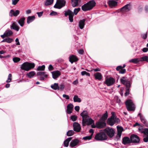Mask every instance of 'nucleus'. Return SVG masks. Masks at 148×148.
Segmentation results:
<instances>
[{
  "mask_svg": "<svg viewBox=\"0 0 148 148\" xmlns=\"http://www.w3.org/2000/svg\"><path fill=\"white\" fill-rule=\"evenodd\" d=\"M25 18L24 17L21 18L18 21V23L22 27L23 26L25 23Z\"/></svg>",
  "mask_w": 148,
  "mask_h": 148,
  "instance_id": "nucleus-32",
  "label": "nucleus"
},
{
  "mask_svg": "<svg viewBox=\"0 0 148 148\" xmlns=\"http://www.w3.org/2000/svg\"><path fill=\"white\" fill-rule=\"evenodd\" d=\"M54 0H46L45 3V6H48L50 5L53 3Z\"/></svg>",
  "mask_w": 148,
  "mask_h": 148,
  "instance_id": "nucleus-38",
  "label": "nucleus"
},
{
  "mask_svg": "<svg viewBox=\"0 0 148 148\" xmlns=\"http://www.w3.org/2000/svg\"><path fill=\"white\" fill-rule=\"evenodd\" d=\"M74 132L73 130H69L67 132L66 135L68 136H71L73 135Z\"/></svg>",
  "mask_w": 148,
  "mask_h": 148,
  "instance_id": "nucleus-41",
  "label": "nucleus"
},
{
  "mask_svg": "<svg viewBox=\"0 0 148 148\" xmlns=\"http://www.w3.org/2000/svg\"><path fill=\"white\" fill-rule=\"evenodd\" d=\"M144 129L143 130V128L142 126H141L140 127L138 128L139 132L143 133L144 132Z\"/></svg>",
  "mask_w": 148,
  "mask_h": 148,
  "instance_id": "nucleus-59",
  "label": "nucleus"
},
{
  "mask_svg": "<svg viewBox=\"0 0 148 148\" xmlns=\"http://www.w3.org/2000/svg\"><path fill=\"white\" fill-rule=\"evenodd\" d=\"M115 82V79L113 78L110 77L106 78L104 83L106 84L108 86H110L113 85Z\"/></svg>",
  "mask_w": 148,
  "mask_h": 148,
  "instance_id": "nucleus-8",
  "label": "nucleus"
},
{
  "mask_svg": "<svg viewBox=\"0 0 148 148\" xmlns=\"http://www.w3.org/2000/svg\"><path fill=\"white\" fill-rule=\"evenodd\" d=\"M63 97L64 98H66V99H69V95L66 94H63Z\"/></svg>",
  "mask_w": 148,
  "mask_h": 148,
  "instance_id": "nucleus-62",
  "label": "nucleus"
},
{
  "mask_svg": "<svg viewBox=\"0 0 148 148\" xmlns=\"http://www.w3.org/2000/svg\"><path fill=\"white\" fill-rule=\"evenodd\" d=\"M114 120L115 123H118L120 121V119L119 118H116L115 116V113H114Z\"/></svg>",
  "mask_w": 148,
  "mask_h": 148,
  "instance_id": "nucleus-52",
  "label": "nucleus"
},
{
  "mask_svg": "<svg viewBox=\"0 0 148 148\" xmlns=\"http://www.w3.org/2000/svg\"><path fill=\"white\" fill-rule=\"evenodd\" d=\"M81 75L83 76L84 75H86V76H90V74L89 73L87 72L86 71H83L81 72Z\"/></svg>",
  "mask_w": 148,
  "mask_h": 148,
  "instance_id": "nucleus-48",
  "label": "nucleus"
},
{
  "mask_svg": "<svg viewBox=\"0 0 148 148\" xmlns=\"http://www.w3.org/2000/svg\"><path fill=\"white\" fill-rule=\"evenodd\" d=\"M94 121L91 118H89V117H88L84 121V122H82V125L83 126H85L86 124L87 125H89L94 124Z\"/></svg>",
  "mask_w": 148,
  "mask_h": 148,
  "instance_id": "nucleus-13",
  "label": "nucleus"
},
{
  "mask_svg": "<svg viewBox=\"0 0 148 148\" xmlns=\"http://www.w3.org/2000/svg\"><path fill=\"white\" fill-rule=\"evenodd\" d=\"M77 116L76 115H72L71 116V119L73 121H76L77 120Z\"/></svg>",
  "mask_w": 148,
  "mask_h": 148,
  "instance_id": "nucleus-46",
  "label": "nucleus"
},
{
  "mask_svg": "<svg viewBox=\"0 0 148 148\" xmlns=\"http://www.w3.org/2000/svg\"><path fill=\"white\" fill-rule=\"evenodd\" d=\"M80 8H75L74 9L73 12V15L75 14V15H77L78 13L80 11Z\"/></svg>",
  "mask_w": 148,
  "mask_h": 148,
  "instance_id": "nucleus-42",
  "label": "nucleus"
},
{
  "mask_svg": "<svg viewBox=\"0 0 148 148\" xmlns=\"http://www.w3.org/2000/svg\"><path fill=\"white\" fill-rule=\"evenodd\" d=\"M72 6L73 7L77 6L78 5V3L80 1V0H71Z\"/></svg>",
  "mask_w": 148,
  "mask_h": 148,
  "instance_id": "nucleus-29",
  "label": "nucleus"
},
{
  "mask_svg": "<svg viewBox=\"0 0 148 148\" xmlns=\"http://www.w3.org/2000/svg\"><path fill=\"white\" fill-rule=\"evenodd\" d=\"M96 5L94 0H91L84 4L82 6V9L84 11H89L92 9Z\"/></svg>",
  "mask_w": 148,
  "mask_h": 148,
  "instance_id": "nucleus-2",
  "label": "nucleus"
},
{
  "mask_svg": "<svg viewBox=\"0 0 148 148\" xmlns=\"http://www.w3.org/2000/svg\"><path fill=\"white\" fill-rule=\"evenodd\" d=\"M65 3L66 1L64 0H57L56 4L54 6V8L60 9L65 5Z\"/></svg>",
  "mask_w": 148,
  "mask_h": 148,
  "instance_id": "nucleus-7",
  "label": "nucleus"
},
{
  "mask_svg": "<svg viewBox=\"0 0 148 148\" xmlns=\"http://www.w3.org/2000/svg\"><path fill=\"white\" fill-rule=\"evenodd\" d=\"M108 117V113L107 111H106V112L103 114L102 117L99 119L100 120L105 121L107 120Z\"/></svg>",
  "mask_w": 148,
  "mask_h": 148,
  "instance_id": "nucleus-28",
  "label": "nucleus"
},
{
  "mask_svg": "<svg viewBox=\"0 0 148 148\" xmlns=\"http://www.w3.org/2000/svg\"><path fill=\"white\" fill-rule=\"evenodd\" d=\"M86 21L85 19H83L82 20H80L79 21V26L80 29H83L85 25V22Z\"/></svg>",
  "mask_w": 148,
  "mask_h": 148,
  "instance_id": "nucleus-30",
  "label": "nucleus"
},
{
  "mask_svg": "<svg viewBox=\"0 0 148 148\" xmlns=\"http://www.w3.org/2000/svg\"><path fill=\"white\" fill-rule=\"evenodd\" d=\"M36 75V73L34 71H32L26 74L29 78H32Z\"/></svg>",
  "mask_w": 148,
  "mask_h": 148,
  "instance_id": "nucleus-35",
  "label": "nucleus"
},
{
  "mask_svg": "<svg viewBox=\"0 0 148 148\" xmlns=\"http://www.w3.org/2000/svg\"><path fill=\"white\" fill-rule=\"evenodd\" d=\"M117 132L119 133H122V132L123 131V129L122 127H117Z\"/></svg>",
  "mask_w": 148,
  "mask_h": 148,
  "instance_id": "nucleus-43",
  "label": "nucleus"
},
{
  "mask_svg": "<svg viewBox=\"0 0 148 148\" xmlns=\"http://www.w3.org/2000/svg\"><path fill=\"white\" fill-rule=\"evenodd\" d=\"M126 71V69H123L122 68L121 70L119 71V73L121 74H124Z\"/></svg>",
  "mask_w": 148,
  "mask_h": 148,
  "instance_id": "nucleus-53",
  "label": "nucleus"
},
{
  "mask_svg": "<svg viewBox=\"0 0 148 148\" xmlns=\"http://www.w3.org/2000/svg\"><path fill=\"white\" fill-rule=\"evenodd\" d=\"M143 140L145 142H147L148 141V136L144 138H143Z\"/></svg>",
  "mask_w": 148,
  "mask_h": 148,
  "instance_id": "nucleus-64",
  "label": "nucleus"
},
{
  "mask_svg": "<svg viewBox=\"0 0 148 148\" xmlns=\"http://www.w3.org/2000/svg\"><path fill=\"white\" fill-rule=\"evenodd\" d=\"M95 78L96 79L100 80L102 79V75L99 72H97L94 74Z\"/></svg>",
  "mask_w": 148,
  "mask_h": 148,
  "instance_id": "nucleus-27",
  "label": "nucleus"
},
{
  "mask_svg": "<svg viewBox=\"0 0 148 148\" xmlns=\"http://www.w3.org/2000/svg\"><path fill=\"white\" fill-rule=\"evenodd\" d=\"M140 61V58L139 59L138 58H136L132 59L130 60L129 61V62H132L134 64H137Z\"/></svg>",
  "mask_w": 148,
  "mask_h": 148,
  "instance_id": "nucleus-36",
  "label": "nucleus"
},
{
  "mask_svg": "<svg viewBox=\"0 0 148 148\" xmlns=\"http://www.w3.org/2000/svg\"><path fill=\"white\" fill-rule=\"evenodd\" d=\"M108 138L107 135L104 132L97 133L95 135V139L98 140H106Z\"/></svg>",
  "mask_w": 148,
  "mask_h": 148,
  "instance_id": "nucleus-5",
  "label": "nucleus"
},
{
  "mask_svg": "<svg viewBox=\"0 0 148 148\" xmlns=\"http://www.w3.org/2000/svg\"><path fill=\"white\" fill-rule=\"evenodd\" d=\"M35 18V17L34 16H29L27 18V23L29 24L30 23L34 21Z\"/></svg>",
  "mask_w": 148,
  "mask_h": 148,
  "instance_id": "nucleus-31",
  "label": "nucleus"
},
{
  "mask_svg": "<svg viewBox=\"0 0 148 148\" xmlns=\"http://www.w3.org/2000/svg\"><path fill=\"white\" fill-rule=\"evenodd\" d=\"M127 77H122L120 79V81L122 84L125 85V92L124 95L127 96L129 94V89L131 86L130 82V81L126 79Z\"/></svg>",
  "mask_w": 148,
  "mask_h": 148,
  "instance_id": "nucleus-1",
  "label": "nucleus"
},
{
  "mask_svg": "<svg viewBox=\"0 0 148 148\" xmlns=\"http://www.w3.org/2000/svg\"><path fill=\"white\" fill-rule=\"evenodd\" d=\"M64 15L66 16H69V19L70 22H72L73 21V17L74 16L73 12L70 10H68L66 11H65L64 13Z\"/></svg>",
  "mask_w": 148,
  "mask_h": 148,
  "instance_id": "nucleus-10",
  "label": "nucleus"
},
{
  "mask_svg": "<svg viewBox=\"0 0 148 148\" xmlns=\"http://www.w3.org/2000/svg\"><path fill=\"white\" fill-rule=\"evenodd\" d=\"M125 104L128 111H134L135 110V106L132 100H127L125 102Z\"/></svg>",
  "mask_w": 148,
  "mask_h": 148,
  "instance_id": "nucleus-4",
  "label": "nucleus"
},
{
  "mask_svg": "<svg viewBox=\"0 0 148 148\" xmlns=\"http://www.w3.org/2000/svg\"><path fill=\"white\" fill-rule=\"evenodd\" d=\"M69 61L73 63V62H76L78 60V58L77 57L74 55H72L69 57Z\"/></svg>",
  "mask_w": 148,
  "mask_h": 148,
  "instance_id": "nucleus-22",
  "label": "nucleus"
},
{
  "mask_svg": "<svg viewBox=\"0 0 148 148\" xmlns=\"http://www.w3.org/2000/svg\"><path fill=\"white\" fill-rule=\"evenodd\" d=\"M43 12L42 11L40 12H37V14H38L39 17H40L42 16Z\"/></svg>",
  "mask_w": 148,
  "mask_h": 148,
  "instance_id": "nucleus-61",
  "label": "nucleus"
},
{
  "mask_svg": "<svg viewBox=\"0 0 148 148\" xmlns=\"http://www.w3.org/2000/svg\"><path fill=\"white\" fill-rule=\"evenodd\" d=\"M12 74H10L8 75V79L7 80L6 82L7 83H9L11 82V80H12Z\"/></svg>",
  "mask_w": 148,
  "mask_h": 148,
  "instance_id": "nucleus-49",
  "label": "nucleus"
},
{
  "mask_svg": "<svg viewBox=\"0 0 148 148\" xmlns=\"http://www.w3.org/2000/svg\"><path fill=\"white\" fill-rule=\"evenodd\" d=\"M35 66L34 63H30L27 62L24 63L21 67V68L23 70L29 71L31 69H33Z\"/></svg>",
  "mask_w": 148,
  "mask_h": 148,
  "instance_id": "nucleus-3",
  "label": "nucleus"
},
{
  "mask_svg": "<svg viewBox=\"0 0 148 148\" xmlns=\"http://www.w3.org/2000/svg\"><path fill=\"white\" fill-rule=\"evenodd\" d=\"M138 116H139L140 120L142 122L145 124L146 127H148V123L145 119L144 117L140 113L138 114Z\"/></svg>",
  "mask_w": 148,
  "mask_h": 148,
  "instance_id": "nucleus-17",
  "label": "nucleus"
},
{
  "mask_svg": "<svg viewBox=\"0 0 148 148\" xmlns=\"http://www.w3.org/2000/svg\"><path fill=\"white\" fill-rule=\"evenodd\" d=\"M143 133L145 135H147V136H148V129L145 128L144 129V132Z\"/></svg>",
  "mask_w": 148,
  "mask_h": 148,
  "instance_id": "nucleus-54",
  "label": "nucleus"
},
{
  "mask_svg": "<svg viewBox=\"0 0 148 148\" xmlns=\"http://www.w3.org/2000/svg\"><path fill=\"white\" fill-rule=\"evenodd\" d=\"M6 38V42L8 43H11L13 41V39L12 38L9 37H7Z\"/></svg>",
  "mask_w": 148,
  "mask_h": 148,
  "instance_id": "nucleus-47",
  "label": "nucleus"
},
{
  "mask_svg": "<svg viewBox=\"0 0 148 148\" xmlns=\"http://www.w3.org/2000/svg\"><path fill=\"white\" fill-rule=\"evenodd\" d=\"M97 125V128L99 129H101L105 127L106 124L105 121H102L99 120V121L96 123Z\"/></svg>",
  "mask_w": 148,
  "mask_h": 148,
  "instance_id": "nucleus-12",
  "label": "nucleus"
},
{
  "mask_svg": "<svg viewBox=\"0 0 148 148\" xmlns=\"http://www.w3.org/2000/svg\"><path fill=\"white\" fill-rule=\"evenodd\" d=\"M115 99H116V102L117 103H119V105H121V101L120 99L118 97H116Z\"/></svg>",
  "mask_w": 148,
  "mask_h": 148,
  "instance_id": "nucleus-55",
  "label": "nucleus"
},
{
  "mask_svg": "<svg viewBox=\"0 0 148 148\" xmlns=\"http://www.w3.org/2000/svg\"><path fill=\"white\" fill-rule=\"evenodd\" d=\"M13 60L14 62H17L20 60V58L18 57H15L13 58Z\"/></svg>",
  "mask_w": 148,
  "mask_h": 148,
  "instance_id": "nucleus-50",
  "label": "nucleus"
},
{
  "mask_svg": "<svg viewBox=\"0 0 148 148\" xmlns=\"http://www.w3.org/2000/svg\"><path fill=\"white\" fill-rule=\"evenodd\" d=\"M79 140L77 139L73 140L70 143V145L71 147H73L77 145L79 143Z\"/></svg>",
  "mask_w": 148,
  "mask_h": 148,
  "instance_id": "nucleus-25",
  "label": "nucleus"
},
{
  "mask_svg": "<svg viewBox=\"0 0 148 148\" xmlns=\"http://www.w3.org/2000/svg\"><path fill=\"white\" fill-rule=\"evenodd\" d=\"M52 77L54 79L57 78L61 75L60 72L59 71H56L52 72Z\"/></svg>",
  "mask_w": 148,
  "mask_h": 148,
  "instance_id": "nucleus-21",
  "label": "nucleus"
},
{
  "mask_svg": "<svg viewBox=\"0 0 148 148\" xmlns=\"http://www.w3.org/2000/svg\"><path fill=\"white\" fill-rule=\"evenodd\" d=\"M59 90H62L64 88V86L63 84H61L59 86Z\"/></svg>",
  "mask_w": 148,
  "mask_h": 148,
  "instance_id": "nucleus-56",
  "label": "nucleus"
},
{
  "mask_svg": "<svg viewBox=\"0 0 148 148\" xmlns=\"http://www.w3.org/2000/svg\"><path fill=\"white\" fill-rule=\"evenodd\" d=\"M103 131L110 138H112L115 133L114 129L110 127H106L104 129Z\"/></svg>",
  "mask_w": 148,
  "mask_h": 148,
  "instance_id": "nucleus-6",
  "label": "nucleus"
},
{
  "mask_svg": "<svg viewBox=\"0 0 148 148\" xmlns=\"http://www.w3.org/2000/svg\"><path fill=\"white\" fill-rule=\"evenodd\" d=\"M72 138L69 137L66 139L64 142V145L65 147H67L69 146V142L71 140Z\"/></svg>",
  "mask_w": 148,
  "mask_h": 148,
  "instance_id": "nucleus-34",
  "label": "nucleus"
},
{
  "mask_svg": "<svg viewBox=\"0 0 148 148\" xmlns=\"http://www.w3.org/2000/svg\"><path fill=\"white\" fill-rule=\"evenodd\" d=\"M140 61H146L148 62V56H145L140 58Z\"/></svg>",
  "mask_w": 148,
  "mask_h": 148,
  "instance_id": "nucleus-40",
  "label": "nucleus"
},
{
  "mask_svg": "<svg viewBox=\"0 0 148 148\" xmlns=\"http://www.w3.org/2000/svg\"><path fill=\"white\" fill-rule=\"evenodd\" d=\"M20 11L18 10H16L15 11L13 10L12 9L10 10L9 13L10 16H16L19 14Z\"/></svg>",
  "mask_w": 148,
  "mask_h": 148,
  "instance_id": "nucleus-19",
  "label": "nucleus"
},
{
  "mask_svg": "<svg viewBox=\"0 0 148 148\" xmlns=\"http://www.w3.org/2000/svg\"><path fill=\"white\" fill-rule=\"evenodd\" d=\"M51 88L54 90H59V87L58 83H55L51 85Z\"/></svg>",
  "mask_w": 148,
  "mask_h": 148,
  "instance_id": "nucleus-33",
  "label": "nucleus"
},
{
  "mask_svg": "<svg viewBox=\"0 0 148 148\" xmlns=\"http://www.w3.org/2000/svg\"><path fill=\"white\" fill-rule=\"evenodd\" d=\"M73 107V106L71 103H69L67 106V112L68 114H70L72 112V111Z\"/></svg>",
  "mask_w": 148,
  "mask_h": 148,
  "instance_id": "nucleus-23",
  "label": "nucleus"
},
{
  "mask_svg": "<svg viewBox=\"0 0 148 148\" xmlns=\"http://www.w3.org/2000/svg\"><path fill=\"white\" fill-rule=\"evenodd\" d=\"M132 141H131L130 138L128 137H125L123 138L122 139V143L124 145H126L127 144L131 143Z\"/></svg>",
  "mask_w": 148,
  "mask_h": 148,
  "instance_id": "nucleus-18",
  "label": "nucleus"
},
{
  "mask_svg": "<svg viewBox=\"0 0 148 148\" xmlns=\"http://www.w3.org/2000/svg\"><path fill=\"white\" fill-rule=\"evenodd\" d=\"M73 100L75 102H80L81 101V99L80 98H79L78 96L77 95L74 96L73 98Z\"/></svg>",
  "mask_w": 148,
  "mask_h": 148,
  "instance_id": "nucleus-39",
  "label": "nucleus"
},
{
  "mask_svg": "<svg viewBox=\"0 0 148 148\" xmlns=\"http://www.w3.org/2000/svg\"><path fill=\"white\" fill-rule=\"evenodd\" d=\"M130 139L132 141L131 143H138L139 142L140 139L139 137L137 135L134 134H132L130 137Z\"/></svg>",
  "mask_w": 148,
  "mask_h": 148,
  "instance_id": "nucleus-11",
  "label": "nucleus"
},
{
  "mask_svg": "<svg viewBox=\"0 0 148 148\" xmlns=\"http://www.w3.org/2000/svg\"><path fill=\"white\" fill-rule=\"evenodd\" d=\"M78 52L79 54H82L84 53V51L82 49H81L79 50Z\"/></svg>",
  "mask_w": 148,
  "mask_h": 148,
  "instance_id": "nucleus-63",
  "label": "nucleus"
},
{
  "mask_svg": "<svg viewBox=\"0 0 148 148\" xmlns=\"http://www.w3.org/2000/svg\"><path fill=\"white\" fill-rule=\"evenodd\" d=\"M92 134H91L89 136H86L83 138V139L84 140H90L92 137Z\"/></svg>",
  "mask_w": 148,
  "mask_h": 148,
  "instance_id": "nucleus-44",
  "label": "nucleus"
},
{
  "mask_svg": "<svg viewBox=\"0 0 148 148\" xmlns=\"http://www.w3.org/2000/svg\"><path fill=\"white\" fill-rule=\"evenodd\" d=\"M45 72H39L37 73V75L38 76H40V79L41 80H44V77L47 78L48 76V75L45 74Z\"/></svg>",
  "mask_w": 148,
  "mask_h": 148,
  "instance_id": "nucleus-14",
  "label": "nucleus"
},
{
  "mask_svg": "<svg viewBox=\"0 0 148 148\" xmlns=\"http://www.w3.org/2000/svg\"><path fill=\"white\" fill-rule=\"evenodd\" d=\"M131 9L130 4H127L120 9V11L122 12H126L129 11Z\"/></svg>",
  "mask_w": 148,
  "mask_h": 148,
  "instance_id": "nucleus-15",
  "label": "nucleus"
},
{
  "mask_svg": "<svg viewBox=\"0 0 148 148\" xmlns=\"http://www.w3.org/2000/svg\"><path fill=\"white\" fill-rule=\"evenodd\" d=\"M45 66L44 65H42L41 66H39L37 68L38 71H44L45 69Z\"/></svg>",
  "mask_w": 148,
  "mask_h": 148,
  "instance_id": "nucleus-45",
  "label": "nucleus"
},
{
  "mask_svg": "<svg viewBox=\"0 0 148 148\" xmlns=\"http://www.w3.org/2000/svg\"><path fill=\"white\" fill-rule=\"evenodd\" d=\"M108 3L110 7H115L117 5V2L114 0H109Z\"/></svg>",
  "mask_w": 148,
  "mask_h": 148,
  "instance_id": "nucleus-24",
  "label": "nucleus"
},
{
  "mask_svg": "<svg viewBox=\"0 0 148 148\" xmlns=\"http://www.w3.org/2000/svg\"><path fill=\"white\" fill-rule=\"evenodd\" d=\"M13 34L12 32L10 30H7L4 33V35H6L7 37L11 36Z\"/></svg>",
  "mask_w": 148,
  "mask_h": 148,
  "instance_id": "nucleus-37",
  "label": "nucleus"
},
{
  "mask_svg": "<svg viewBox=\"0 0 148 148\" xmlns=\"http://www.w3.org/2000/svg\"><path fill=\"white\" fill-rule=\"evenodd\" d=\"M74 130L77 132H79L81 130V128L80 125L77 122H74L73 123Z\"/></svg>",
  "mask_w": 148,
  "mask_h": 148,
  "instance_id": "nucleus-16",
  "label": "nucleus"
},
{
  "mask_svg": "<svg viewBox=\"0 0 148 148\" xmlns=\"http://www.w3.org/2000/svg\"><path fill=\"white\" fill-rule=\"evenodd\" d=\"M114 112H111L112 116L108 118L107 122L108 124L111 126H112L115 123V121L114 120Z\"/></svg>",
  "mask_w": 148,
  "mask_h": 148,
  "instance_id": "nucleus-9",
  "label": "nucleus"
},
{
  "mask_svg": "<svg viewBox=\"0 0 148 148\" xmlns=\"http://www.w3.org/2000/svg\"><path fill=\"white\" fill-rule=\"evenodd\" d=\"M20 0H12V4L13 5H16Z\"/></svg>",
  "mask_w": 148,
  "mask_h": 148,
  "instance_id": "nucleus-51",
  "label": "nucleus"
},
{
  "mask_svg": "<svg viewBox=\"0 0 148 148\" xmlns=\"http://www.w3.org/2000/svg\"><path fill=\"white\" fill-rule=\"evenodd\" d=\"M11 29H14L18 31L19 29V27L16 24L15 22L13 23L10 27Z\"/></svg>",
  "mask_w": 148,
  "mask_h": 148,
  "instance_id": "nucleus-26",
  "label": "nucleus"
},
{
  "mask_svg": "<svg viewBox=\"0 0 148 148\" xmlns=\"http://www.w3.org/2000/svg\"><path fill=\"white\" fill-rule=\"evenodd\" d=\"M50 15L51 16H56L58 15V13L56 12L52 11L50 13Z\"/></svg>",
  "mask_w": 148,
  "mask_h": 148,
  "instance_id": "nucleus-57",
  "label": "nucleus"
},
{
  "mask_svg": "<svg viewBox=\"0 0 148 148\" xmlns=\"http://www.w3.org/2000/svg\"><path fill=\"white\" fill-rule=\"evenodd\" d=\"M121 133H117V134L116 136V138L117 140L119 139L121 136Z\"/></svg>",
  "mask_w": 148,
  "mask_h": 148,
  "instance_id": "nucleus-58",
  "label": "nucleus"
},
{
  "mask_svg": "<svg viewBox=\"0 0 148 148\" xmlns=\"http://www.w3.org/2000/svg\"><path fill=\"white\" fill-rule=\"evenodd\" d=\"M80 115L82 117V122H84V121L88 117H89V116L88 115V112L86 110L83 111L80 114Z\"/></svg>",
  "mask_w": 148,
  "mask_h": 148,
  "instance_id": "nucleus-20",
  "label": "nucleus"
},
{
  "mask_svg": "<svg viewBox=\"0 0 148 148\" xmlns=\"http://www.w3.org/2000/svg\"><path fill=\"white\" fill-rule=\"evenodd\" d=\"M48 69L49 71H51L53 70L54 68L51 64H50L48 67Z\"/></svg>",
  "mask_w": 148,
  "mask_h": 148,
  "instance_id": "nucleus-60",
  "label": "nucleus"
}]
</instances>
